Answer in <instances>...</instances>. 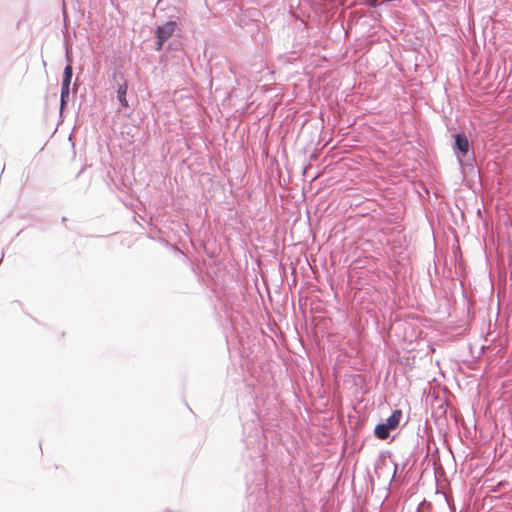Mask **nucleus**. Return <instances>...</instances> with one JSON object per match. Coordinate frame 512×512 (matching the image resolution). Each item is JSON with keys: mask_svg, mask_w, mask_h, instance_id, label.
<instances>
[{"mask_svg": "<svg viewBox=\"0 0 512 512\" xmlns=\"http://www.w3.org/2000/svg\"><path fill=\"white\" fill-rule=\"evenodd\" d=\"M176 28V23L174 21H169L158 27L156 31V36L158 39V49H161L163 43L174 33Z\"/></svg>", "mask_w": 512, "mask_h": 512, "instance_id": "1", "label": "nucleus"}, {"mask_svg": "<svg viewBox=\"0 0 512 512\" xmlns=\"http://www.w3.org/2000/svg\"><path fill=\"white\" fill-rule=\"evenodd\" d=\"M455 144L457 149L460 151L462 156L467 155L470 148V143L468 138L463 134H457L455 137Z\"/></svg>", "mask_w": 512, "mask_h": 512, "instance_id": "2", "label": "nucleus"}, {"mask_svg": "<svg viewBox=\"0 0 512 512\" xmlns=\"http://www.w3.org/2000/svg\"><path fill=\"white\" fill-rule=\"evenodd\" d=\"M127 90H128L127 82L125 80H123V82L120 83L117 88V97H118V100L123 108L129 107V103L126 98Z\"/></svg>", "mask_w": 512, "mask_h": 512, "instance_id": "3", "label": "nucleus"}, {"mask_svg": "<svg viewBox=\"0 0 512 512\" xmlns=\"http://www.w3.org/2000/svg\"><path fill=\"white\" fill-rule=\"evenodd\" d=\"M402 418V411L397 409L395 410L391 416L389 418H387L386 420V426L390 429V430H393L395 428H397V426L399 425L400 423V420Z\"/></svg>", "mask_w": 512, "mask_h": 512, "instance_id": "4", "label": "nucleus"}, {"mask_svg": "<svg viewBox=\"0 0 512 512\" xmlns=\"http://www.w3.org/2000/svg\"><path fill=\"white\" fill-rule=\"evenodd\" d=\"M390 429L386 426L385 423L378 424L375 428V435L384 440L389 436Z\"/></svg>", "mask_w": 512, "mask_h": 512, "instance_id": "5", "label": "nucleus"}, {"mask_svg": "<svg viewBox=\"0 0 512 512\" xmlns=\"http://www.w3.org/2000/svg\"><path fill=\"white\" fill-rule=\"evenodd\" d=\"M69 86L70 83L62 82V88H61V101L62 104L65 102V99L69 96Z\"/></svg>", "mask_w": 512, "mask_h": 512, "instance_id": "6", "label": "nucleus"}, {"mask_svg": "<svg viewBox=\"0 0 512 512\" xmlns=\"http://www.w3.org/2000/svg\"><path fill=\"white\" fill-rule=\"evenodd\" d=\"M71 78H72V67H71V65H67L64 69L62 82L70 83Z\"/></svg>", "mask_w": 512, "mask_h": 512, "instance_id": "7", "label": "nucleus"}, {"mask_svg": "<svg viewBox=\"0 0 512 512\" xmlns=\"http://www.w3.org/2000/svg\"><path fill=\"white\" fill-rule=\"evenodd\" d=\"M366 2L370 5L375 7L378 3V0H366Z\"/></svg>", "mask_w": 512, "mask_h": 512, "instance_id": "8", "label": "nucleus"}]
</instances>
